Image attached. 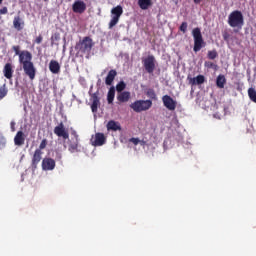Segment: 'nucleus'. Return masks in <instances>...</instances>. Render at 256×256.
Listing matches in <instances>:
<instances>
[{"mask_svg":"<svg viewBox=\"0 0 256 256\" xmlns=\"http://www.w3.org/2000/svg\"><path fill=\"white\" fill-rule=\"evenodd\" d=\"M19 63L22 65L25 75L29 77L30 81H33L37 75V68H35V64H33V55L31 52L27 50L21 51Z\"/></svg>","mask_w":256,"mask_h":256,"instance_id":"1","label":"nucleus"},{"mask_svg":"<svg viewBox=\"0 0 256 256\" xmlns=\"http://www.w3.org/2000/svg\"><path fill=\"white\" fill-rule=\"evenodd\" d=\"M228 25L234 29V33H239L245 25V18L243 12L239 10L232 11L228 16Z\"/></svg>","mask_w":256,"mask_h":256,"instance_id":"2","label":"nucleus"},{"mask_svg":"<svg viewBox=\"0 0 256 256\" xmlns=\"http://www.w3.org/2000/svg\"><path fill=\"white\" fill-rule=\"evenodd\" d=\"M192 37L194 39L193 51L194 53H199V51L207 45L203 39V34H201V28H194L192 30Z\"/></svg>","mask_w":256,"mask_h":256,"instance_id":"3","label":"nucleus"},{"mask_svg":"<svg viewBox=\"0 0 256 256\" xmlns=\"http://www.w3.org/2000/svg\"><path fill=\"white\" fill-rule=\"evenodd\" d=\"M131 109L135 111V113H141L143 111H149L150 107H153V101L151 100H136L134 103L130 105Z\"/></svg>","mask_w":256,"mask_h":256,"instance_id":"4","label":"nucleus"},{"mask_svg":"<svg viewBox=\"0 0 256 256\" xmlns=\"http://www.w3.org/2000/svg\"><path fill=\"white\" fill-rule=\"evenodd\" d=\"M94 45L93 39L86 36L76 45V49H78L80 53H91V49H93Z\"/></svg>","mask_w":256,"mask_h":256,"instance_id":"5","label":"nucleus"},{"mask_svg":"<svg viewBox=\"0 0 256 256\" xmlns=\"http://www.w3.org/2000/svg\"><path fill=\"white\" fill-rule=\"evenodd\" d=\"M121 15H123V7L118 5L111 9V20L109 22V29H113L117 23H119V19H121Z\"/></svg>","mask_w":256,"mask_h":256,"instance_id":"6","label":"nucleus"},{"mask_svg":"<svg viewBox=\"0 0 256 256\" xmlns=\"http://www.w3.org/2000/svg\"><path fill=\"white\" fill-rule=\"evenodd\" d=\"M71 135V139H67L68 151L70 153H77L79 151V134H77V131L73 130Z\"/></svg>","mask_w":256,"mask_h":256,"instance_id":"7","label":"nucleus"},{"mask_svg":"<svg viewBox=\"0 0 256 256\" xmlns=\"http://www.w3.org/2000/svg\"><path fill=\"white\" fill-rule=\"evenodd\" d=\"M155 63H156V60H155V56L153 55H149L148 57L142 59L143 67L146 73H149V75H153L156 67Z\"/></svg>","mask_w":256,"mask_h":256,"instance_id":"8","label":"nucleus"},{"mask_svg":"<svg viewBox=\"0 0 256 256\" xmlns=\"http://www.w3.org/2000/svg\"><path fill=\"white\" fill-rule=\"evenodd\" d=\"M162 102L164 107L168 109V111H175L177 109V101H175L171 96L164 95L162 97Z\"/></svg>","mask_w":256,"mask_h":256,"instance_id":"9","label":"nucleus"},{"mask_svg":"<svg viewBox=\"0 0 256 256\" xmlns=\"http://www.w3.org/2000/svg\"><path fill=\"white\" fill-rule=\"evenodd\" d=\"M106 141L107 138L105 137V134L101 132L96 133L95 136L91 138L93 147H101L102 145H105Z\"/></svg>","mask_w":256,"mask_h":256,"instance_id":"10","label":"nucleus"},{"mask_svg":"<svg viewBox=\"0 0 256 256\" xmlns=\"http://www.w3.org/2000/svg\"><path fill=\"white\" fill-rule=\"evenodd\" d=\"M54 133L57 135V137H62L64 141H67V139H69V132L67 131V129H65V125L63 124V122H61L54 128Z\"/></svg>","mask_w":256,"mask_h":256,"instance_id":"11","label":"nucleus"},{"mask_svg":"<svg viewBox=\"0 0 256 256\" xmlns=\"http://www.w3.org/2000/svg\"><path fill=\"white\" fill-rule=\"evenodd\" d=\"M72 11L74 13H85L87 11V4L83 2V0H77L72 5Z\"/></svg>","mask_w":256,"mask_h":256,"instance_id":"12","label":"nucleus"},{"mask_svg":"<svg viewBox=\"0 0 256 256\" xmlns=\"http://www.w3.org/2000/svg\"><path fill=\"white\" fill-rule=\"evenodd\" d=\"M43 151L41 149H36L34 151V154L32 156V162H31V167L32 169H36L37 165L41 163V159H43Z\"/></svg>","mask_w":256,"mask_h":256,"instance_id":"13","label":"nucleus"},{"mask_svg":"<svg viewBox=\"0 0 256 256\" xmlns=\"http://www.w3.org/2000/svg\"><path fill=\"white\" fill-rule=\"evenodd\" d=\"M43 171H53L55 169V160L52 158H44L42 160Z\"/></svg>","mask_w":256,"mask_h":256,"instance_id":"14","label":"nucleus"},{"mask_svg":"<svg viewBox=\"0 0 256 256\" xmlns=\"http://www.w3.org/2000/svg\"><path fill=\"white\" fill-rule=\"evenodd\" d=\"M49 71L53 73V75H59L61 73V65L57 60H51L49 63Z\"/></svg>","mask_w":256,"mask_h":256,"instance_id":"15","label":"nucleus"},{"mask_svg":"<svg viewBox=\"0 0 256 256\" xmlns=\"http://www.w3.org/2000/svg\"><path fill=\"white\" fill-rule=\"evenodd\" d=\"M14 145L21 147L25 145V133L23 131H18L14 137Z\"/></svg>","mask_w":256,"mask_h":256,"instance_id":"16","label":"nucleus"},{"mask_svg":"<svg viewBox=\"0 0 256 256\" xmlns=\"http://www.w3.org/2000/svg\"><path fill=\"white\" fill-rule=\"evenodd\" d=\"M90 95L92 100V104H91L92 113H97V110L99 109V105L101 104V102L99 101V96L97 95V93H93Z\"/></svg>","mask_w":256,"mask_h":256,"instance_id":"17","label":"nucleus"},{"mask_svg":"<svg viewBox=\"0 0 256 256\" xmlns=\"http://www.w3.org/2000/svg\"><path fill=\"white\" fill-rule=\"evenodd\" d=\"M115 77H117V70L112 69L108 72L106 78H105V83L106 85H113V82L115 81Z\"/></svg>","mask_w":256,"mask_h":256,"instance_id":"18","label":"nucleus"},{"mask_svg":"<svg viewBox=\"0 0 256 256\" xmlns=\"http://www.w3.org/2000/svg\"><path fill=\"white\" fill-rule=\"evenodd\" d=\"M131 99V92L123 91L117 95V101L120 103H127Z\"/></svg>","mask_w":256,"mask_h":256,"instance_id":"19","label":"nucleus"},{"mask_svg":"<svg viewBox=\"0 0 256 256\" xmlns=\"http://www.w3.org/2000/svg\"><path fill=\"white\" fill-rule=\"evenodd\" d=\"M188 81L190 85H203V83H205V76L198 75L195 78H191L188 76Z\"/></svg>","mask_w":256,"mask_h":256,"instance_id":"20","label":"nucleus"},{"mask_svg":"<svg viewBox=\"0 0 256 256\" xmlns=\"http://www.w3.org/2000/svg\"><path fill=\"white\" fill-rule=\"evenodd\" d=\"M3 73L6 79H13V66L11 65V63L5 64Z\"/></svg>","mask_w":256,"mask_h":256,"instance_id":"21","label":"nucleus"},{"mask_svg":"<svg viewBox=\"0 0 256 256\" xmlns=\"http://www.w3.org/2000/svg\"><path fill=\"white\" fill-rule=\"evenodd\" d=\"M107 130L108 131H121V124H119V122H115V120H110L107 123Z\"/></svg>","mask_w":256,"mask_h":256,"instance_id":"22","label":"nucleus"},{"mask_svg":"<svg viewBox=\"0 0 256 256\" xmlns=\"http://www.w3.org/2000/svg\"><path fill=\"white\" fill-rule=\"evenodd\" d=\"M22 25H25V23L23 22L21 17L20 16L14 17V20H13L14 29H16L17 31H21V29H23Z\"/></svg>","mask_w":256,"mask_h":256,"instance_id":"23","label":"nucleus"},{"mask_svg":"<svg viewBox=\"0 0 256 256\" xmlns=\"http://www.w3.org/2000/svg\"><path fill=\"white\" fill-rule=\"evenodd\" d=\"M225 83H227V79L225 78V75H218L216 78V86L218 89H224L225 88Z\"/></svg>","mask_w":256,"mask_h":256,"instance_id":"24","label":"nucleus"},{"mask_svg":"<svg viewBox=\"0 0 256 256\" xmlns=\"http://www.w3.org/2000/svg\"><path fill=\"white\" fill-rule=\"evenodd\" d=\"M138 5L143 11L149 9L153 5L151 0H138Z\"/></svg>","mask_w":256,"mask_h":256,"instance_id":"25","label":"nucleus"},{"mask_svg":"<svg viewBox=\"0 0 256 256\" xmlns=\"http://www.w3.org/2000/svg\"><path fill=\"white\" fill-rule=\"evenodd\" d=\"M107 101L109 103V105H111V103H113V101H115V87H110L108 94H107Z\"/></svg>","mask_w":256,"mask_h":256,"instance_id":"26","label":"nucleus"},{"mask_svg":"<svg viewBox=\"0 0 256 256\" xmlns=\"http://www.w3.org/2000/svg\"><path fill=\"white\" fill-rule=\"evenodd\" d=\"M8 93H9V90L7 89V84H3L0 87V101L5 99V97H7Z\"/></svg>","mask_w":256,"mask_h":256,"instance_id":"27","label":"nucleus"},{"mask_svg":"<svg viewBox=\"0 0 256 256\" xmlns=\"http://www.w3.org/2000/svg\"><path fill=\"white\" fill-rule=\"evenodd\" d=\"M248 97H249L250 101H252L253 103H256V90H255V88H249L248 89Z\"/></svg>","mask_w":256,"mask_h":256,"instance_id":"28","label":"nucleus"},{"mask_svg":"<svg viewBox=\"0 0 256 256\" xmlns=\"http://www.w3.org/2000/svg\"><path fill=\"white\" fill-rule=\"evenodd\" d=\"M146 95L149 97V99H152V101H157V94L155 93L154 89H148Z\"/></svg>","mask_w":256,"mask_h":256,"instance_id":"29","label":"nucleus"},{"mask_svg":"<svg viewBox=\"0 0 256 256\" xmlns=\"http://www.w3.org/2000/svg\"><path fill=\"white\" fill-rule=\"evenodd\" d=\"M207 57H208V59L213 61V60L217 59V57H219V54L217 53V50H209L207 53Z\"/></svg>","mask_w":256,"mask_h":256,"instance_id":"30","label":"nucleus"},{"mask_svg":"<svg viewBox=\"0 0 256 256\" xmlns=\"http://www.w3.org/2000/svg\"><path fill=\"white\" fill-rule=\"evenodd\" d=\"M127 87V84H125L123 81H120L117 85H116V91L118 93H123V91H125V88Z\"/></svg>","mask_w":256,"mask_h":256,"instance_id":"31","label":"nucleus"},{"mask_svg":"<svg viewBox=\"0 0 256 256\" xmlns=\"http://www.w3.org/2000/svg\"><path fill=\"white\" fill-rule=\"evenodd\" d=\"M60 39H61V34H59V32H56V33L52 34V36H51V44L55 45V43L60 41Z\"/></svg>","mask_w":256,"mask_h":256,"instance_id":"32","label":"nucleus"},{"mask_svg":"<svg viewBox=\"0 0 256 256\" xmlns=\"http://www.w3.org/2000/svg\"><path fill=\"white\" fill-rule=\"evenodd\" d=\"M204 67H206V69H214L215 71H217V64H215L211 61H206L204 63Z\"/></svg>","mask_w":256,"mask_h":256,"instance_id":"33","label":"nucleus"},{"mask_svg":"<svg viewBox=\"0 0 256 256\" xmlns=\"http://www.w3.org/2000/svg\"><path fill=\"white\" fill-rule=\"evenodd\" d=\"M222 37L226 43H229V39H231V34L227 30L222 32Z\"/></svg>","mask_w":256,"mask_h":256,"instance_id":"34","label":"nucleus"},{"mask_svg":"<svg viewBox=\"0 0 256 256\" xmlns=\"http://www.w3.org/2000/svg\"><path fill=\"white\" fill-rule=\"evenodd\" d=\"M187 27H188L187 22H182V24L179 27V31H181L182 33H187Z\"/></svg>","mask_w":256,"mask_h":256,"instance_id":"35","label":"nucleus"},{"mask_svg":"<svg viewBox=\"0 0 256 256\" xmlns=\"http://www.w3.org/2000/svg\"><path fill=\"white\" fill-rule=\"evenodd\" d=\"M47 139H43L39 145V148L37 149H40V151H43V149H46L47 148Z\"/></svg>","mask_w":256,"mask_h":256,"instance_id":"36","label":"nucleus"},{"mask_svg":"<svg viewBox=\"0 0 256 256\" xmlns=\"http://www.w3.org/2000/svg\"><path fill=\"white\" fill-rule=\"evenodd\" d=\"M12 49L15 52V55H18V57H19L20 53H21V46H19V45L13 46Z\"/></svg>","mask_w":256,"mask_h":256,"instance_id":"37","label":"nucleus"},{"mask_svg":"<svg viewBox=\"0 0 256 256\" xmlns=\"http://www.w3.org/2000/svg\"><path fill=\"white\" fill-rule=\"evenodd\" d=\"M63 159V154L59 151L55 152V160L56 161H61Z\"/></svg>","mask_w":256,"mask_h":256,"instance_id":"38","label":"nucleus"},{"mask_svg":"<svg viewBox=\"0 0 256 256\" xmlns=\"http://www.w3.org/2000/svg\"><path fill=\"white\" fill-rule=\"evenodd\" d=\"M34 43H36L37 45H41V43H43V36L39 35L36 37V39L34 40Z\"/></svg>","mask_w":256,"mask_h":256,"instance_id":"39","label":"nucleus"},{"mask_svg":"<svg viewBox=\"0 0 256 256\" xmlns=\"http://www.w3.org/2000/svg\"><path fill=\"white\" fill-rule=\"evenodd\" d=\"M129 143H133V145H139V138H130Z\"/></svg>","mask_w":256,"mask_h":256,"instance_id":"40","label":"nucleus"},{"mask_svg":"<svg viewBox=\"0 0 256 256\" xmlns=\"http://www.w3.org/2000/svg\"><path fill=\"white\" fill-rule=\"evenodd\" d=\"M7 13H8L7 7H3L2 9H0V15H7Z\"/></svg>","mask_w":256,"mask_h":256,"instance_id":"41","label":"nucleus"},{"mask_svg":"<svg viewBox=\"0 0 256 256\" xmlns=\"http://www.w3.org/2000/svg\"><path fill=\"white\" fill-rule=\"evenodd\" d=\"M139 144H140L142 147H145V145H147V141H145V140H139Z\"/></svg>","mask_w":256,"mask_h":256,"instance_id":"42","label":"nucleus"},{"mask_svg":"<svg viewBox=\"0 0 256 256\" xmlns=\"http://www.w3.org/2000/svg\"><path fill=\"white\" fill-rule=\"evenodd\" d=\"M194 3H195L196 5H199V3H201V0H194Z\"/></svg>","mask_w":256,"mask_h":256,"instance_id":"43","label":"nucleus"},{"mask_svg":"<svg viewBox=\"0 0 256 256\" xmlns=\"http://www.w3.org/2000/svg\"><path fill=\"white\" fill-rule=\"evenodd\" d=\"M1 3H3V0H0V5H1Z\"/></svg>","mask_w":256,"mask_h":256,"instance_id":"44","label":"nucleus"},{"mask_svg":"<svg viewBox=\"0 0 256 256\" xmlns=\"http://www.w3.org/2000/svg\"><path fill=\"white\" fill-rule=\"evenodd\" d=\"M11 125H14V123L12 122Z\"/></svg>","mask_w":256,"mask_h":256,"instance_id":"45","label":"nucleus"},{"mask_svg":"<svg viewBox=\"0 0 256 256\" xmlns=\"http://www.w3.org/2000/svg\"><path fill=\"white\" fill-rule=\"evenodd\" d=\"M44 1H47V0H44Z\"/></svg>","mask_w":256,"mask_h":256,"instance_id":"46","label":"nucleus"}]
</instances>
